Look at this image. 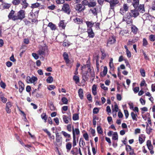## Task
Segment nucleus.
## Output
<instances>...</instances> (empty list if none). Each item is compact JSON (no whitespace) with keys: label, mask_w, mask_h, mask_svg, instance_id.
<instances>
[{"label":"nucleus","mask_w":155,"mask_h":155,"mask_svg":"<svg viewBox=\"0 0 155 155\" xmlns=\"http://www.w3.org/2000/svg\"><path fill=\"white\" fill-rule=\"evenodd\" d=\"M25 11L24 10H20L17 13V15L13 17V20L15 21L18 20H22L25 17Z\"/></svg>","instance_id":"1"},{"label":"nucleus","mask_w":155,"mask_h":155,"mask_svg":"<svg viewBox=\"0 0 155 155\" xmlns=\"http://www.w3.org/2000/svg\"><path fill=\"white\" fill-rule=\"evenodd\" d=\"M132 17L129 12H127L123 17V21L126 22L127 24H130L132 23Z\"/></svg>","instance_id":"2"},{"label":"nucleus","mask_w":155,"mask_h":155,"mask_svg":"<svg viewBox=\"0 0 155 155\" xmlns=\"http://www.w3.org/2000/svg\"><path fill=\"white\" fill-rule=\"evenodd\" d=\"M48 49L47 47H44L40 48L37 51V53L39 55L43 57V56H45L48 54Z\"/></svg>","instance_id":"3"},{"label":"nucleus","mask_w":155,"mask_h":155,"mask_svg":"<svg viewBox=\"0 0 155 155\" xmlns=\"http://www.w3.org/2000/svg\"><path fill=\"white\" fill-rule=\"evenodd\" d=\"M38 78L37 77L32 76L31 78L30 76L27 77L26 79V81L28 83H33L35 84L36 82L37 81Z\"/></svg>","instance_id":"4"},{"label":"nucleus","mask_w":155,"mask_h":155,"mask_svg":"<svg viewBox=\"0 0 155 155\" xmlns=\"http://www.w3.org/2000/svg\"><path fill=\"white\" fill-rule=\"evenodd\" d=\"M129 6L127 4L124 3L120 8V12L123 15L129 9Z\"/></svg>","instance_id":"5"},{"label":"nucleus","mask_w":155,"mask_h":155,"mask_svg":"<svg viewBox=\"0 0 155 155\" xmlns=\"http://www.w3.org/2000/svg\"><path fill=\"white\" fill-rule=\"evenodd\" d=\"M130 13L132 17L136 18L139 15V13L138 10L137 8H134L133 9L131 10Z\"/></svg>","instance_id":"6"},{"label":"nucleus","mask_w":155,"mask_h":155,"mask_svg":"<svg viewBox=\"0 0 155 155\" xmlns=\"http://www.w3.org/2000/svg\"><path fill=\"white\" fill-rule=\"evenodd\" d=\"M75 8L76 10L81 12L84 10L85 8V7L81 4H78L75 6Z\"/></svg>","instance_id":"7"},{"label":"nucleus","mask_w":155,"mask_h":155,"mask_svg":"<svg viewBox=\"0 0 155 155\" xmlns=\"http://www.w3.org/2000/svg\"><path fill=\"white\" fill-rule=\"evenodd\" d=\"M62 10L64 12L69 14L70 12V8L69 5L68 4H64Z\"/></svg>","instance_id":"8"},{"label":"nucleus","mask_w":155,"mask_h":155,"mask_svg":"<svg viewBox=\"0 0 155 155\" xmlns=\"http://www.w3.org/2000/svg\"><path fill=\"white\" fill-rule=\"evenodd\" d=\"M116 41L115 38L114 36L110 37L107 42V46H109L112 44H114L115 43Z\"/></svg>","instance_id":"9"},{"label":"nucleus","mask_w":155,"mask_h":155,"mask_svg":"<svg viewBox=\"0 0 155 155\" xmlns=\"http://www.w3.org/2000/svg\"><path fill=\"white\" fill-rule=\"evenodd\" d=\"M87 32L88 37L90 38H93L94 36V34L92 28H87Z\"/></svg>","instance_id":"10"},{"label":"nucleus","mask_w":155,"mask_h":155,"mask_svg":"<svg viewBox=\"0 0 155 155\" xmlns=\"http://www.w3.org/2000/svg\"><path fill=\"white\" fill-rule=\"evenodd\" d=\"M12 106V104L10 102H8L6 104L5 110L8 113H10L11 112V110L10 108Z\"/></svg>","instance_id":"11"},{"label":"nucleus","mask_w":155,"mask_h":155,"mask_svg":"<svg viewBox=\"0 0 155 155\" xmlns=\"http://www.w3.org/2000/svg\"><path fill=\"white\" fill-rule=\"evenodd\" d=\"M22 6V9H25L28 6V4L26 2V0H21L20 2Z\"/></svg>","instance_id":"12"},{"label":"nucleus","mask_w":155,"mask_h":155,"mask_svg":"<svg viewBox=\"0 0 155 155\" xmlns=\"http://www.w3.org/2000/svg\"><path fill=\"white\" fill-rule=\"evenodd\" d=\"M109 2L110 3L111 8L113 9L114 8V6L119 3V1L118 0H111V1Z\"/></svg>","instance_id":"13"},{"label":"nucleus","mask_w":155,"mask_h":155,"mask_svg":"<svg viewBox=\"0 0 155 155\" xmlns=\"http://www.w3.org/2000/svg\"><path fill=\"white\" fill-rule=\"evenodd\" d=\"M145 136L144 135L142 134L139 135V143L142 144L145 141Z\"/></svg>","instance_id":"14"},{"label":"nucleus","mask_w":155,"mask_h":155,"mask_svg":"<svg viewBox=\"0 0 155 155\" xmlns=\"http://www.w3.org/2000/svg\"><path fill=\"white\" fill-rule=\"evenodd\" d=\"M138 11L140 13H143L145 12V10L144 8V5L143 4H140L138 6Z\"/></svg>","instance_id":"15"},{"label":"nucleus","mask_w":155,"mask_h":155,"mask_svg":"<svg viewBox=\"0 0 155 155\" xmlns=\"http://www.w3.org/2000/svg\"><path fill=\"white\" fill-rule=\"evenodd\" d=\"M126 150L127 152L129 153V154L134 153V149H132L131 147L129 145H127L126 146Z\"/></svg>","instance_id":"16"},{"label":"nucleus","mask_w":155,"mask_h":155,"mask_svg":"<svg viewBox=\"0 0 155 155\" xmlns=\"http://www.w3.org/2000/svg\"><path fill=\"white\" fill-rule=\"evenodd\" d=\"M18 83L19 86V91L21 93L24 89V85L21 81H19Z\"/></svg>","instance_id":"17"},{"label":"nucleus","mask_w":155,"mask_h":155,"mask_svg":"<svg viewBox=\"0 0 155 155\" xmlns=\"http://www.w3.org/2000/svg\"><path fill=\"white\" fill-rule=\"evenodd\" d=\"M96 4V2L95 0H90L89 1L88 7H93L95 6Z\"/></svg>","instance_id":"18"},{"label":"nucleus","mask_w":155,"mask_h":155,"mask_svg":"<svg viewBox=\"0 0 155 155\" xmlns=\"http://www.w3.org/2000/svg\"><path fill=\"white\" fill-rule=\"evenodd\" d=\"M72 133L73 137H74V135L75 136V134L78 135L80 134V131L78 128H75L74 129V127H72Z\"/></svg>","instance_id":"19"},{"label":"nucleus","mask_w":155,"mask_h":155,"mask_svg":"<svg viewBox=\"0 0 155 155\" xmlns=\"http://www.w3.org/2000/svg\"><path fill=\"white\" fill-rule=\"evenodd\" d=\"M131 3L134 8L137 9L139 5V0H135Z\"/></svg>","instance_id":"20"},{"label":"nucleus","mask_w":155,"mask_h":155,"mask_svg":"<svg viewBox=\"0 0 155 155\" xmlns=\"http://www.w3.org/2000/svg\"><path fill=\"white\" fill-rule=\"evenodd\" d=\"M63 56L64 60L66 62L67 64H68L70 61V60L68 58V56L67 53L64 52L63 54Z\"/></svg>","instance_id":"21"},{"label":"nucleus","mask_w":155,"mask_h":155,"mask_svg":"<svg viewBox=\"0 0 155 155\" xmlns=\"http://www.w3.org/2000/svg\"><path fill=\"white\" fill-rule=\"evenodd\" d=\"M86 23L87 26V28H92V27L94 24V23L92 21H86Z\"/></svg>","instance_id":"22"},{"label":"nucleus","mask_w":155,"mask_h":155,"mask_svg":"<svg viewBox=\"0 0 155 155\" xmlns=\"http://www.w3.org/2000/svg\"><path fill=\"white\" fill-rule=\"evenodd\" d=\"M131 31L134 34H136L137 33L138 29V28L135 26L132 25L131 26Z\"/></svg>","instance_id":"23"},{"label":"nucleus","mask_w":155,"mask_h":155,"mask_svg":"<svg viewBox=\"0 0 155 155\" xmlns=\"http://www.w3.org/2000/svg\"><path fill=\"white\" fill-rule=\"evenodd\" d=\"M130 115L133 120L136 121H137V115L136 113H134V112H131L130 114Z\"/></svg>","instance_id":"24"},{"label":"nucleus","mask_w":155,"mask_h":155,"mask_svg":"<svg viewBox=\"0 0 155 155\" xmlns=\"http://www.w3.org/2000/svg\"><path fill=\"white\" fill-rule=\"evenodd\" d=\"M147 145L149 150H153V147L151 144V141L149 140L147 141Z\"/></svg>","instance_id":"25"},{"label":"nucleus","mask_w":155,"mask_h":155,"mask_svg":"<svg viewBox=\"0 0 155 155\" xmlns=\"http://www.w3.org/2000/svg\"><path fill=\"white\" fill-rule=\"evenodd\" d=\"M78 93L79 97L81 99H82L83 98V90L82 89L80 88L78 91Z\"/></svg>","instance_id":"26"},{"label":"nucleus","mask_w":155,"mask_h":155,"mask_svg":"<svg viewBox=\"0 0 155 155\" xmlns=\"http://www.w3.org/2000/svg\"><path fill=\"white\" fill-rule=\"evenodd\" d=\"M56 141L59 146H61L62 142V137L56 138Z\"/></svg>","instance_id":"27"},{"label":"nucleus","mask_w":155,"mask_h":155,"mask_svg":"<svg viewBox=\"0 0 155 155\" xmlns=\"http://www.w3.org/2000/svg\"><path fill=\"white\" fill-rule=\"evenodd\" d=\"M97 86L95 84H94L92 87V92L93 94L94 95H95L97 94Z\"/></svg>","instance_id":"28"},{"label":"nucleus","mask_w":155,"mask_h":155,"mask_svg":"<svg viewBox=\"0 0 155 155\" xmlns=\"http://www.w3.org/2000/svg\"><path fill=\"white\" fill-rule=\"evenodd\" d=\"M75 22H77L78 24H81L83 22V20L81 18H76L74 19Z\"/></svg>","instance_id":"29"},{"label":"nucleus","mask_w":155,"mask_h":155,"mask_svg":"<svg viewBox=\"0 0 155 155\" xmlns=\"http://www.w3.org/2000/svg\"><path fill=\"white\" fill-rule=\"evenodd\" d=\"M2 6L4 9H8L11 6V5L7 3H3L2 4Z\"/></svg>","instance_id":"30"},{"label":"nucleus","mask_w":155,"mask_h":155,"mask_svg":"<svg viewBox=\"0 0 155 155\" xmlns=\"http://www.w3.org/2000/svg\"><path fill=\"white\" fill-rule=\"evenodd\" d=\"M63 118L64 121L66 124H68L69 122V120L70 119L69 117L66 116L65 115H63Z\"/></svg>","instance_id":"31"},{"label":"nucleus","mask_w":155,"mask_h":155,"mask_svg":"<svg viewBox=\"0 0 155 155\" xmlns=\"http://www.w3.org/2000/svg\"><path fill=\"white\" fill-rule=\"evenodd\" d=\"M112 139L114 140H117L118 139V135L117 132L113 133Z\"/></svg>","instance_id":"32"},{"label":"nucleus","mask_w":155,"mask_h":155,"mask_svg":"<svg viewBox=\"0 0 155 155\" xmlns=\"http://www.w3.org/2000/svg\"><path fill=\"white\" fill-rule=\"evenodd\" d=\"M90 11L93 14L94 16L97 15V11L95 8H92L90 9Z\"/></svg>","instance_id":"33"},{"label":"nucleus","mask_w":155,"mask_h":155,"mask_svg":"<svg viewBox=\"0 0 155 155\" xmlns=\"http://www.w3.org/2000/svg\"><path fill=\"white\" fill-rule=\"evenodd\" d=\"M66 147L67 151H69L72 147V145L71 143L70 142L67 143L66 144Z\"/></svg>","instance_id":"34"},{"label":"nucleus","mask_w":155,"mask_h":155,"mask_svg":"<svg viewBox=\"0 0 155 155\" xmlns=\"http://www.w3.org/2000/svg\"><path fill=\"white\" fill-rule=\"evenodd\" d=\"M15 11L13 10H12L10 13H9L8 15V17L9 19L12 18L13 19V17L15 16H13V15L14 14Z\"/></svg>","instance_id":"35"},{"label":"nucleus","mask_w":155,"mask_h":155,"mask_svg":"<svg viewBox=\"0 0 155 155\" xmlns=\"http://www.w3.org/2000/svg\"><path fill=\"white\" fill-rule=\"evenodd\" d=\"M41 117L42 119L44 120L45 122L46 123L47 122V117L45 113H42L41 115Z\"/></svg>","instance_id":"36"},{"label":"nucleus","mask_w":155,"mask_h":155,"mask_svg":"<svg viewBox=\"0 0 155 155\" xmlns=\"http://www.w3.org/2000/svg\"><path fill=\"white\" fill-rule=\"evenodd\" d=\"M59 27H61L63 29L65 28V24H64L63 21L61 20L60 21L59 24Z\"/></svg>","instance_id":"37"},{"label":"nucleus","mask_w":155,"mask_h":155,"mask_svg":"<svg viewBox=\"0 0 155 155\" xmlns=\"http://www.w3.org/2000/svg\"><path fill=\"white\" fill-rule=\"evenodd\" d=\"M61 133L66 138H70L71 135L64 131H62Z\"/></svg>","instance_id":"38"},{"label":"nucleus","mask_w":155,"mask_h":155,"mask_svg":"<svg viewBox=\"0 0 155 155\" xmlns=\"http://www.w3.org/2000/svg\"><path fill=\"white\" fill-rule=\"evenodd\" d=\"M21 0H12V3L14 5H18L20 4Z\"/></svg>","instance_id":"39"},{"label":"nucleus","mask_w":155,"mask_h":155,"mask_svg":"<svg viewBox=\"0 0 155 155\" xmlns=\"http://www.w3.org/2000/svg\"><path fill=\"white\" fill-rule=\"evenodd\" d=\"M152 129L150 127L148 126V125L147 124L146 127V132L148 134H150L151 132Z\"/></svg>","instance_id":"40"},{"label":"nucleus","mask_w":155,"mask_h":155,"mask_svg":"<svg viewBox=\"0 0 155 155\" xmlns=\"http://www.w3.org/2000/svg\"><path fill=\"white\" fill-rule=\"evenodd\" d=\"M48 26L50 27L52 30H54L56 29L55 25L51 22L49 23Z\"/></svg>","instance_id":"41"},{"label":"nucleus","mask_w":155,"mask_h":155,"mask_svg":"<svg viewBox=\"0 0 155 155\" xmlns=\"http://www.w3.org/2000/svg\"><path fill=\"white\" fill-rule=\"evenodd\" d=\"M73 79L76 84L79 82V78L78 76L74 75L73 76Z\"/></svg>","instance_id":"42"},{"label":"nucleus","mask_w":155,"mask_h":155,"mask_svg":"<svg viewBox=\"0 0 155 155\" xmlns=\"http://www.w3.org/2000/svg\"><path fill=\"white\" fill-rule=\"evenodd\" d=\"M53 81V78L51 76H49L48 78L46 79V81L47 83H51Z\"/></svg>","instance_id":"43"},{"label":"nucleus","mask_w":155,"mask_h":155,"mask_svg":"<svg viewBox=\"0 0 155 155\" xmlns=\"http://www.w3.org/2000/svg\"><path fill=\"white\" fill-rule=\"evenodd\" d=\"M40 5V4L38 3H34L33 4H32L31 5V8H37Z\"/></svg>","instance_id":"44"},{"label":"nucleus","mask_w":155,"mask_h":155,"mask_svg":"<svg viewBox=\"0 0 155 155\" xmlns=\"http://www.w3.org/2000/svg\"><path fill=\"white\" fill-rule=\"evenodd\" d=\"M97 132L98 134H102L103 133V131L102 129L100 126H98L97 127Z\"/></svg>","instance_id":"45"},{"label":"nucleus","mask_w":155,"mask_h":155,"mask_svg":"<svg viewBox=\"0 0 155 155\" xmlns=\"http://www.w3.org/2000/svg\"><path fill=\"white\" fill-rule=\"evenodd\" d=\"M73 119L74 120H78L79 119L78 114H75L73 115Z\"/></svg>","instance_id":"46"},{"label":"nucleus","mask_w":155,"mask_h":155,"mask_svg":"<svg viewBox=\"0 0 155 155\" xmlns=\"http://www.w3.org/2000/svg\"><path fill=\"white\" fill-rule=\"evenodd\" d=\"M62 102L64 104H67L68 103V100L65 97H63L61 99Z\"/></svg>","instance_id":"47"},{"label":"nucleus","mask_w":155,"mask_h":155,"mask_svg":"<svg viewBox=\"0 0 155 155\" xmlns=\"http://www.w3.org/2000/svg\"><path fill=\"white\" fill-rule=\"evenodd\" d=\"M80 143H81L82 145V147H84V145H85V143L83 139L82 138H81L80 139V141H79V145L80 147H81L80 145Z\"/></svg>","instance_id":"48"},{"label":"nucleus","mask_w":155,"mask_h":155,"mask_svg":"<svg viewBox=\"0 0 155 155\" xmlns=\"http://www.w3.org/2000/svg\"><path fill=\"white\" fill-rule=\"evenodd\" d=\"M89 1L86 0H84L82 2V4L83 5L85 6V5H88V6Z\"/></svg>","instance_id":"49"},{"label":"nucleus","mask_w":155,"mask_h":155,"mask_svg":"<svg viewBox=\"0 0 155 155\" xmlns=\"http://www.w3.org/2000/svg\"><path fill=\"white\" fill-rule=\"evenodd\" d=\"M149 39L151 41H154L155 40V35H150L149 36Z\"/></svg>","instance_id":"50"},{"label":"nucleus","mask_w":155,"mask_h":155,"mask_svg":"<svg viewBox=\"0 0 155 155\" xmlns=\"http://www.w3.org/2000/svg\"><path fill=\"white\" fill-rule=\"evenodd\" d=\"M148 44V42L147 40L144 38L143 41V45L144 46H146Z\"/></svg>","instance_id":"51"},{"label":"nucleus","mask_w":155,"mask_h":155,"mask_svg":"<svg viewBox=\"0 0 155 155\" xmlns=\"http://www.w3.org/2000/svg\"><path fill=\"white\" fill-rule=\"evenodd\" d=\"M76 137L74 135V137H73V147H74L76 145Z\"/></svg>","instance_id":"52"},{"label":"nucleus","mask_w":155,"mask_h":155,"mask_svg":"<svg viewBox=\"0 0 155 155\" xmlns=\"http://www.w3.org/2000/svg\"><path fill=\"white\" fill-rule=\"evenodd\" d=\"M86 67L88 68V70H91V64L90 61L88 60L87 62V64L86 65Z\"/></svg>","instance_id":"53"},{"label":"nucleus","mask_w":155,"mask_h":155,"mask_svg":"<svg viewBox=\"0 0 155 155\" xmlns=\"http://www.w3.org/2000/svg\"><path fill=\"white\" fill-rule=\"evenodd\" d=\"M83 137L86 141L89 140V136L87 133L83 134Z\"/></svg>","instance_id":"54"},{"label":"nucleus","mask_w":155,"mask_h":155,"mask_svg":"<svg viewBox=\"0 0 155 155\" xmlns=\"http://www.w3.org/2000/svg\"><path fill=\"white\" fill-rule=\"evenodd\" d=\"M97 58L96 59V67L98 70H99V60H98V58H99V56H97Z\"/></svg>","instance_id":"55"},{"label":"nucleus","mask_w":155,"mask_h":155,"mask_svg":"<svg viewBox=\"0 0 155 155\" xmlns=\"http://www.w3.org/2000/svg\"><path fill=\"white\" fill-rule=\"evenodd\" d=\"M99 25V23H95L94 26L95 27L96 29L98 30L100 28Z\"/></svg>","instance_id":"56"},{"label":"nucleus","mask_w":155,"mask_h":155,"mask_svg":"<svg viewBox=\"0 0 155 155\" xmlns=\"http://www.w3.org/2000/svg\"><path fill=\"white\" fill-rule=\"evenodd\" d=\"M32 55L33 57L36 60L38 59L39 58V56L38 55H39L38 54H37L35 53H32Z\"/></svg>","instance_id":"57"},{"label":"nucleus","mask_w":155,"mask_h":155,"mask_svg":"<svg viewBox=\"0 0 155 155\" xmlns=\"http://www.w3.org/2000/svg\"><path fill=\"white\" fill-rule=\"evenodd\" d=\"M101 87L104 90H108V88L107 87H106L104 84H103L101 83Z\"/></svg>","instance_id":"58"},{"label":"nucleus","mask_w":155,"mask_h":155,"mask_svg":"<svg viewBox=\"0 0 155 155\" xmlns=\"http://www.w3.org/2000/svg\"><path fill=\"white\" fill-rule=\"evenodd\" d=\"M98 108L97 107L94 108L93 110V113L94 114H97L99 112Z\"/></svg>","instance_id":"59"},{"label":"nucleus","mask_w":155,"mask_h":155,"mask_svg":"<svg viewBox=\"0 0 155 155\" xmlns=\"http://www.w3.org/2000/svg\"><path fill=\"white\" fill-rule=\"evenodd\" d=\"M55 87L54 85H50L48 87V89L49 90H52L55 88Z\"/></svg>","instance_id":"60"},{"label":"nucleus","mask_w":155,"mask_h":155,"mask_svg":"<svg viewBox=\"0 0 155 155\" xmlns=\"http://www.w3.org/2000/svg\"><path fill=\"white\" fill-rule=\"evenodd\" d=\"M107 67L105 66L103 70V74L104 75H105L107 73Z\"/></svg>","instance_id":"61"},{"label":"nucleus","mask_w":155,"mask_h":155,"mask_svg":"<svg viewBox=\"0 0 155 155\" xmlns=\"http://www.w3.org/2000/svg\"><path fill=\"white\" fill-rule=\"evenodd\" d=\"M0 85L1 87L2 88H5V87L6 86L5 84L2 81H1V82L0 83Z\"/></svg>","instance_id":"62"},{"label":"nucleus","mask_w":155,"mask_h":155,"mask_svg":"<svg viewBox=\"0 0 155 155\" xmlns=\"http://www.w3.org/2000/svg\"><path fill=\"white\" fill-rule=\"evenodd\" d=\"M91 74V77H95V73L93 71L91 70H89Z\"/></svg>","instance_id":"63"},{"label":"nucleus","mask_w":155,"mask_h":155,"mask_svg":"<svg viewBox=\"0 0 155 155\" xmlns=\"http://www.w3.org/2000/svg\"><path fill=\"white\" fill-rule=\"evenodd\" d=\"M67 130L69 132L71 131V126L70 124H68L67 127Z\"/></svg>","instance_id":"64"}]
</instances>
